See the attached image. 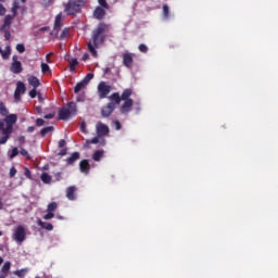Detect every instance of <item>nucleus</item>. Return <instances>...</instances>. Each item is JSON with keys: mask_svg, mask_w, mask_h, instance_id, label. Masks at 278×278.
Here are the masks:
<instances>
[{"mask_svg": "<svg viewBox=\"0 0 278 278\" xmlns=\"http://www.w3.org/2000/svg\"><path fill=\"white\" fill-rule=\"evenodd\" d=\"M86 142L87 144H99V136L92 139H88Z\"/></svg>", "mask_w": 278, "mask_h": 278, "instance_id": "nucleus-43", "label": "nucleus"}, {"mask_svg": "<svg viewBox=\"0 0 278 278\" xmlns=\"http://www.w3.org/2000/svg\"><path fill=\"white\" fill-rule=\"evenodd\" d=\"M43 118H46V119H51V118H55V113H50V114H46L45 116H43Z\"/></svg>", "mask_w": 278, "mask_h": 278, "instance_id": "nucleus-52", "label": "nucleus"}, {"mask_svg": "<svg viewBox=\"0 0 278 278\" xmlns=\"http://www.w3.org/2000/svg\"><path fill=\"white\" fill-rule=\"evenodd\" d=\"M138 49L141 53H149V47L144 43L139 45Z\"/></svg>", "mask_w": 278, "mask_h": 278, "instance_id": "nucleus-39", "label": "nucleus"}, {"mask_svg": "<svg viewBox=\"0 0 278 278\" xmlns=\"http://www.w3.org/2000/svg\"><path fill=\"white\" fill-rule=\"evenodd\" d=\"M37 224L39 227H41V229H46L47 231H53V224L51 223H46L39 219Z\"/></svg>", "mask_w": 278, "mask_h": 278, "instance_id": "nucleus-21", "label": "nucleus"}, {"mask_svg": "<svg viewBox=\"0 0 278 278\" xmlns=\"http://www.w3.org/2000/svg\"><path fill=\"white\" fill-rule=\"evenodd\" d=\"M80 131H81V134H88V130H86V122H81Z\"/></svg>", "mask_w": 278, "mask_h": 278, "instance_id": "nucleus-46", "label": "nucleus"}, {"mask_svg": "<svg viewBox=\"0 0 278 278\" xmlns=\"http://www.w3.org/2000/svg\"><path fill=\"white\" fill-rule=\"evenodd\" d=\"M114 110H116V103L109 102L106 105L102 106L101 109V116L102 118H110L112 114L114 113Z\"/></svg>", "mask_w": 278, "mask_h": 278, "instance_id": "nucleus-8", "label": "nucleus"}, {"mask_svg": "<svg viewBox=\"0 0 278 278\" xmlns=\"http://www.w3.org/2000/svg\"><path fill=\"white\" fill-rule=\"evenodd\" d=\"M0 210H3V201L0 199Z\"/></svg>", "mask_w": 278, "mask_h": 278, "instance_id": "nucleus-64", "label": "nucleus"}, {"mask_svg": "<svg viewBox=\"0 0 278 278\" xmlns=\"http://www.w3.org/2000/svg\"><path fill=\"white\" fill-rule=\"evenodd\" d=\"M42 125H45V119H42V118H37V119H36V126H37V127H42Z\"/></svg>", "mask_w": 278, "mask_h": 278, "instance_id": "nucleus-48", "label": "nucleus"}, {"mask_svg": "<svg viewBox=\"0 0 278 278\" xmlns=\"http://www.w3.org/2000/svg\"><path fill=\"white\" fill-rule=\"evenodd\" d=\"M12 238L15 242H17V244H23V242L27 240V230H25V226H17Z\"/></svg>", "mask_w": 278, "mask_h": 278, "instance_id": "nucleus-6", "label": "nucleus"}, {"mask_svg": "<svg viewBox=\"0 0 278 278\" xmlns=\"http://www.w3.org/2000/svg\"><path fill=\"white\" fill-rule=\"evenodd\" d=\"M75 192H77V187L75 186H71L66 189V198L68 199V201H75V199H77Z\"/></svg>", "mask_w": 278, "mask_h": 278, "instance_id": "nucleus-16", "label": "nucleus"}, {"mask_svg": "<svg viewBox=\"0 0 278 278\" xmlns=\"http://www.w3.org/2000/svg\"><path fill=\"white\" fill-rule=\"evenodd\" d=\"M0 114L1 116H8V114H10V111H8L3 102H0Z\"/></svg>", "mask_w": 278, "mask_h": 278, "instance_id": "nucleus-31", "label": "nucleus"}, {"mask_svg": "<svg viewBox=\"0 0 278 278\" xmlns=\"http://www.w3.org/2000/svg\"><path fill=\"white\" fill-rule=\"evenodd\" d=\"M78 64H79V61H77V59H73L70 62V73H75V68H77Z\"/></svg>", "mask_w": 278, "mask_h": 278, "instance_id": "nucleus-30", "label": "nucleus"}, {"mask_svg": "<svg viewBox=\"0 0 278 278\" xmlns=\"http://www.w3.org/2000/svg\"><path fill=\"white\" fill-rule=\"evenodd\" d=\"M77 114V103L68 102L65 106L59 110V121H68L71 116Z\"/></svg>", "mask_w": 278, "mask_h": 278, "instance_id": "nucleus-3", "label": "nucleus"}, {"mask_svg": "<svg viewBox=\"0 0 278 278\" xmlns=\"http://www.w3.org/2000/svg\"><path fill=\"white\" fill-rule=\"evenodd\" d=\"M27 273H29L28 268H22V269L15 270L14 275H16V277L23 278L25 277V275H27Z\"/></svg>", "mask_w": 278, "mask_h": 278, "instance_id": "nucleus-27", "label": "nucleus"}, {"mask_svg": "<svg viewBox=\"0 0 278 278\" xmlns=\"http://www.w3.org/2000/svg\"><path fill=\"white\" fill-rule=\"evenodd\" d=\"M12 267V263L10 261L5 262L0 270V278H7L10 273V268Z\"/></svg>", "mask_w": 278, "mask_h": 278, "instance_id": "nucleus-15", "label": "nucleus"}, {"mask_svg": "<svg viewBox=\"0 0 278 278\" xmlns=\"http://www.w3.org/2000/svg\"><path fill=\"white\" fill-rule=\"evenodd\" d=\"M12 60H13V62L10 67L11 73H14V75H18V74L23 73V63H21V61H18V56L13 55Z\"/></svg>", "mask_w": 278, "mask_h": 278, "instance_id": "nucleus-9", "label": "nucleus"}, {"mask_svg": "<svg viewBox=\"0 0 278 278\" xmlns=\"http://www.w3.org/2000/svg\"><path fill=\"white\" fill-rule=\"evenodd\" d=\"M49 27L45 26L42 28H40V31H48Z\"/></svg>", "mask_w": 278, "mask_h": 278, "instance_id": "nucleus-62", "label": "nucleus"}, {"mask_svg": "<svg viewBox=\"0 0 278 278\" xmlns=\"http://www.w3.org/2000/svg\"><path fill=\"white\" fill-rule=\"evenodd\" d=\"M53 129H54L53 126H47V127L42 128L40 130L41 138H45V136H47V134H51V131H53Z\"/></svg>", "mask_w": 278, "mask_h": 278, "instance_id": "nucleus-28", "label": "nucleus"}, {"mask_svg": "<svg viewBox=\"0 0 278 278\" xmlns=\"http://www.w3.org/2000/svg\"><path fill=\"white\" fill-rule=\"evenodd\" d=\"M68 36H71V28L66 27L62 30L59 39L64 40L65 38H68Z\"/></svg>", "mask_w": 278, "mask_h": 278, "instance_id": "nucleus-29", "label": "nucleus"}, {"mask_svg": "<svg viewBox=\"0 0 278 278\" xmlns=\"http://www.w3.org/2000/svg\"><path fill=\"white\" fill-rule=\"evenodd\" d=\"M124 104L121 106V114H129L131 112V108H134V100H124Z\"/></svg>", "mask_w": 278, "mask_h": 278, "instance_id": "nucleus-12", "label": "nucleus"}, {"mask_svg": "<svg viewBox=\"0 0 278 278\" xmlns=\"http://www.w3.org/2000/svg\"><path fill=\"white\" fill-rule=\"evenodd\" d=\"M16 155H18V148H13L10 154V159L14 160V157H16Z\"/></svg>", "mask_w": 278, "mask_h": 278, "instance_id": "nucleus-44", "label": "nucleus"}, {"mask_svg": "<svg viewBox=\"0 0 278 278\" xmlns=\"http://www.w3.org/2000/svg\"><path fill=\"white\" fill-rule=\"evenodd\" d=\"M33 131H36V127L29 126V127L27 128V132H28V134H33Z\"/></svg>", "mask_w": 278, "mask_h": 278, "instance_id": "nucleus-57", "label": "nucleus"}, {"mask_svg": "<svg viewBox=\"0 0 278 278\" xmlns=\"http://www.w3.org/2000/svg\"><path fill=\"white\" fill-rule=\"evenodd\" d=\"M92 79H94V74L88 73V74L84 77L83 81L88 86V84H90V81H92Z\"/></svg>", "mask_w": 278, "mask_h": 278, "instance_id": "nucleus-33", "label": "nucleus"}, {"mask_svg": "<svg viewBox=\"0 0 278 278\" xmlns=\"http://www.w3.org/2000/svg\"><path fill=\"white\" fill-rule=\"evenodd\" d=\"M96 130L99 138H102V136H108V134H110V127L101 122L97 124Z\"/></svg>", "mask_w": 278, "mask_h": 278, "instance_id": "nucleus-11", "label": "nucleus"}, {"mask_svg": "<svg viewBox=\"0 0 278 278\" xmlns=\"http://www.w3.org/2000/svg\"><path fill=\"white\" fill-rule=\"evenodd\" d=\"M5 121L4 119H0V131H2V138H5Z\"/></svg>", "mask_w": 278, "mask_h": 278, "instance_id": "nucleus-37", "label": "nucleus"}, {"mask_svg": "<svg viewBox=\"0 0 278 278\" xmlns=\"http://www.w3.org/2000/svg\"><path fill=\"white\" fill-rule=\"evenodd\" d=\"M79 168H80V173H85L86 175H88L90 170V163L88 162V160L80 161Z\"/></svg>", "mask_w": 278, "mask_h": 278, "instance_id": "nucleus-19", "label": "nucleus"}, {"mask_svg": "<svg viewBox=\"0 0 278 278\" xmlns=\"http://www.w3.org/2000/svg\"><path fill=\"white\" fill-rule=\"evenodd\" d=\"M20 8H21V3L18 2V0H14L11 8V12H12L11 16H13V18H16V14H18Z\"/></svg>", "mask_w": 278, "mask_h": 278, "instance_id": "nucleus-22", "label": "nucleus"}, {"mask_svg": "<svg viewBox=\"0 0 278 278\" xmlns=\"http://www.w3.org/2000/svg\"><path fill=\"white\" fill-rule=\"evenodd\" d=\"M79 157H81V155L79 154V152H73L72 155L66 159V164H67V166H73V164H74L75 162H77V160H79Z\"/></svg>", "mask_w": 278, "mask_h": 278, "instance_id": "nucleus-18", "label": "nucleus"}, {"mask_svg": "<svg viewBox=\"0 0 278 278\" xmlns=\"http://www.w3.org/2000/svg\"><path fill=\"white\" fill-rule=\"evenodd\" d=\"M15 175H16V167H11L10 177H15Z\"/></svg>", "mask_w": 278, "mask_h": 278, "instance_id": "nucleus-53", "label": "nucleus"}, {"mask_svg": "<svg viewBox=\"0 0 278 278\" xmlns=\"http://www.w3.org/2000/svg\"><path fill=\"white\" fill-rule=\"evenodd\" d=\"M27 88L23 81H17L16 88L14 91V99L15 101H21V94H25Z\"/></svg>", "mask_w": 278, "mask_h": 278, "instance_id": "nucleus-10", "label": "nucleus"}, {"mask_svg": "<svg viewBox=\"0 0 278 278\" xmlns=\"http://www.w3.org/2000/svg\"><path fill=\"white\" fill-rule=\"evenodd\" d=\"M20 142H25V136L20 137Z\"/></svg>", "mask_w": 278, "mask_h": 278, "instance_id": "nucleus-63", "label": "nucleus"}, {"mask_svg": "<svg viewBox=\"0 0 278 278\" xmlns=\"http://www.w3.org/2000/svg\"><path fill=\"white\" fill-rule=\"evenodd\" d=\"M20 153H21V155H23L24 157H27V160H29L30 156H29V152H27V150L22 148Z\"/></svg>", "mask_w": 278, "mask_h": 278, "instance_id": "nucleus-45", "label": "nucleus"}, {"mask_svg": "<svg viewBox=\"0 0 278 278\" xmlns=\"http://www.w3.org/2000/svg\"><path fill=\"white\" fill-rule=\"evenodd\" d=\"M53 0H42V5H45V8H49V5H52Z\"/></svg>", "mask_w": 278, "mask_h": 278, "instance_id": "nucleus-49", "label": "nucleus"}, {"mask_svg": "<svg viewBox=\"0 0 278 278\" xmlns=\"http://www.w3.org/2000/svg\"><path fill=\"white\" fill-rule=\"evenodd\" d=\"M51 71V67H49V64L47 63H41V73L47 74Z\"/></svg>", "mask_w": 278, "mask_h": 278, "instance_id": "nucleus-38", "label": "nucleus"}, {"mask_svg": "<svg viewBox=\"0 0 278 278\" xmlns=\"http://www.w3.org/2000/svg\"><path fill=\"white\" fill-rule=\"evenodd\" d=\"M0 54L2 56V60H10V55H12V48H10V46H7L5 50H2Z\"/></svg>", "mask_w": 278, "mask_h": 278, "instance_id": "nucleus-23", "label": "nucleus"}, {"mask_svg": "<svg viewBox=\"0 0 278 278\" xmlns=\"http://www.w3.org/2000/svg\"><path fill=\"white\" fill-rule=\"evenodd\" d=\"M112 92V86L105 84V81H101L98 85V94L100 99H105L108 98V94Z\"/></svg>", "mask_w": 278, "mask_h": 278, "instance_id": "nucleus-7", "label": "nucleus"}, {"mask_svg": "<svg viewBox=\"0 0 278 278\" xmlns=\"http://www.w3.org/2000/svg\"><path fill=\"white\" fill-rule=\"evenodd\" d=\"M99 5H101L104 10H110V4H108L106 0H98Z\"/></svg>", "mask_w": 278, "mask_h": 278, "instance_id": "nucleus-40", "label": "nucleus"}, {"mask_svg": "<svg viewBox=\"0 0 278 278\" xmlns=\"http://www.w3.org/2000/svg\"><path fill=\"white\" fill-rule=\"evenodd\" d=\"M87 47H88V51L91 53V55L93 58H97L98 52H97V49H94V46L92 45V42H88Z\"/></svg>", "mask_w": 278, "mask_h": 278, "instance_id": "nucleus-32", "label": "nucleus"}, {"mask_svg": "<svg viewBox=\"0 0 278 278\" xmlns=\"http://www.w3.org/2000/svg\"><path fill=\"white\" fill-rule=\"evenodd\" d=\"M5 12H7L5 7H3V4H0V16H3Z\"/></svg>", "mask_w": 278, "mask_h": 278, "instance_id": "nucleus-54", "label": "nucleus"}, {"mask_svg": "<svg viewBox=\"0 0 278 278\" xmlns=\"http://www.w3.org/2000/svg\"><path fill=\"white\" fill-rule=\"evenodd\" d=\"M132 91L131 89H125L121 94H118V92H114L110 96V100L114 101L116 105H121V101H131V99H129V97H131Z\"/></svg>", "mask_w": 278, "mask_h": 278, "instance_id": "nucleus-5", "label": "nucleus"}, {"mask_svg": "<svg viewBox=\"0 0 278 278\" xmlns=\"http://www.w3.org/2000/svg\"><path fill=\"white\" fill-rule=\"evenodd\" d=\"M16 51H17L18 53H25V45H23V43H17V45H16Z\"/></svg>", "mask_w": 278, "mask_h": 278, "instance_id": "nucleus-42", "label": "nucleus"}, {"mask_svg": "<svg viewBox=\"0 0 278 278\" xmlns=\"http://www.w3.org/2000/svg\"><path fill=\"white\" fill-rule=\"evenodd\" d=\"M105 153V151L103 150H97L96 152H93L92 154V160L94 162H101V157H103V154Z\"/></svg>", "mask_w": 278, "mask_h": 278, "instance_id": "nucleus-26", "label": "nucleus"}, {"mask_svg": "<svg viewBox=\"0 0 278 278\" xmlns=\"http://www.w3.org/2000/svg\"><path fill=\"white\" fill-rule=\"evenodd\" d=\"M36 112L37 114H42V106H37Z\"/></svg>", "mask_w": 278, "mask_h": 278, "instance_id": "nucleus-59", "label": "nucleus"}, {"mask_svg": "<svg viewBox=\"0 0 278 278\" xmlns=\"http://www.w3.org/2000/svg\"><path fill=\"white\" fill-rule=\"evenodd\" d=\"M86 86L88 85L84 80H80L79 83H77L76 86L74 87L75 94H78V92H81V90H84Z\"/></svg>", "mask_w": 278, "mask_h": 278, "instance_id": "nucleus-25", "label": "nucleus"}, {"mask_svg": "<svg viewBox=\"0 0 278 278\" xmlns=\"http://www.w3.org/2000/svg\"><path fill=\"white\" fill-rule=\"evenodd\" d=\"M58 210V203L56 202H51L50 204H48V208L47 212H55Z\"/></svg>", "mask_w": 278, "mask_h": 278, "instance_id": "nucleus-35", "label": "nucleus"}, {"mask_svg": "<svg viewBox=\"0 0 278 278\" xmlns=\"http://www.w3.org/2000/svg\"><path fill=\"white\" fill-rule=\"evenodd\" d=\"M88 58H90V56L88 55V53H85V54L83 55V62H86V61L88 60Z\"/></svg>", "mask_w": 278, "mask_h": 278, "instance_id": "nucleus-60", "label": "nucleus"}, {"mask_svg": "<svg viewBox=\"0 0 278 278\" xmlns=\"http://www.w3.org/2000/svg\"><path fill=\"white\" fill-rule=\"evenodd\" d=\"M53 29L56 31V34L60 31V29H62V13H59L55 16Z\"/></svg>", "mask_w": 278, "mask_h": 278, "instance_id": "nucleus-17", "label": "nucleus"}, {"mask_svg": "<svg viewBox=\"0 0 278 278\" xmlns=\"http://www.w3.org/2000/svg\"><path fill=\"white\" fill-rule=\"evenodd\" d=\"M123 64L126 68H131L134 66V56L129 52L123 54Z\"/></svg>", "mask_w": 278, "mask_h": 278, "instance_id": "nucleus-13", "label": "nucleus"}, {"mask_svg": "<svg viewBox=\"0 0 278 278\" xmlns=\"http://www.w3.org/2000/svg\"><path fill=\"white\" fill-rule=\"evenodd\" d=\"M12 21H14V16L12 15H7L4 17V23L1 26V29H10L11 25H12Z\"/></svg>", "mask_w": 278, "mask_h": 278, "instance_id": "nucleus-20", "label": "nucleus"}, {"mask_svg": "<svg viewBox=\"0 0 278 278\" xmlns=\"http://www.w3.org/2000/svg\"><path fill=\"white\" fill-rule=\"evenodd\" d=\"M29 86H33V88H38L40 86V80L36 76H30L28 78Z\"/></svg>", "mask_w": 278, "mask_h": 278, "instance_id": "nucleus-24", "label": "nucleus"}, {"mask_svg": "<svg viewBox=\"0 0 278 278\" xmlns=\"http://www.w3.org/2000/svg\"><path fill=\"white\" fill-rule=\"evenodd\" d=\"M64 147H66V140L61 139V140L59 141V149H64Z\"/></svg>", "mask_w": 278, "mask_h": 278, "instance_id": "nucleus-50", "label": "nucleus"}, {"mask_svg": "<svg viewBox=\"0 0 278 278\" xmlns=\"http://www.w3.org/2000/svg\"><path fill=\"white\" fill-rule=\"evenodd\" d=\"M114 123H115V128L118 131L121 129V127H122L121 122L119 121H115Z\"/></svg>", "mask_w": 278, "mask_h": 278, "instance_id": "nucleus-56", "label": "nucleus"}, {"mask_svg": "<svg viewBox=\"0 0 278 278\" xmlns=\"http://www.w3.org/2000/svg\"><path fill=\"white\" fill-rule=\"evenodd\" d=\"M16 121H18V116H16V114L7 115V117L4 118V123H7L4 129V137H0V144H5V142L10 140V134L14 131V125Z\"/></svg>", "mask_w": 278, "mask_h": 278, "instance_id": "nucleus-2", "label": "nucleus"}, {"mask_svg": "<svg viewBox=\"0 0 278 278\" xmlns=\"http://www.w3.org/2000/svg\"><path fill=\"white\" fill-rule=\"evenodd\" d=\"M84 5H86L84 0H68L65 4L64 12H66L68 16H74V14H79V12H81Z\"/></svg>", "mask_w": 278, "mask_h": 278, "instance_id": "nucleus-4", "label": "nucleus"}, {"mask_svg": "<svg viewBox=\"0 0 278 278\" xmlns=\"http://www.w3.org/2000/svg\"><path fill=\"white\" fill-rule=\"evenodd\" d=\"M0 31L4 33L5 40H10L12 38V34L10 33V28H4V29L0 28Z\"/></svg>", "mask_w": 278, "mask_h": 278, "instance_id": "nucleus-36", "label": "nucleus"}, {"mask_svg": "<svg viewBox=\"0 0 278 278\" xmlns=\"http://www.w3.org/2000/svg\"><path fill=\"white\" fill-rule=\"evenodd\" d=\"M105 9H103L102 7H97L93 11V16L98 21H103V18H105Z\"/></svg>", "mask_w": 278, "mask_h": 278, "instance_id": "nucleus-14", "label": "nucleus"}, {"mask_svg": "<svg viewBox=\"0 0 278 278\" xmlns=\"http://www.w3.org/2000/svg\"><path fill=\"white\" fill-rule=\"evenodd\" d=\"M110 30V26L105 23H100L96 29L92 30L91 38L93 42V47H99V45H103L105 42V33Z\"/></svg>", "mask_w": 278, "mask_h": 278, "instance_id": "nucleus-1", "label": "nucleus"}, {"mask_svg": "<svg viewBox=\"0 0 278 278\" xmlns=\"http://www.w3.org/2000/svg\"><path fill=\"white\" fill-rule=\"evenodd\" d=\"M163 14H164L165 18H167V16H168V7L166 4L163 5Z\"/></svg>", "mask_w": 278, "mask_h": 278, "instance_id": "nucleus-51", "label": "nucleus"}, {"mask_svg": "<svg viewBox=\"0 0 278 278\" xmlns=\"http://www.w3.org/2000/svg\"><path fill=\"white\" fill-rule=\"evenodd\" d=\"M51 218H55V214L51 211H48V213L43 216V220H51Z\"/></svg>", "mask_w": 278, "mask_h": 278, "instance_id": "nucleus-41", "label": "nucleus"}, {"mask_svg": "<svg viewBox=\"0 0 278 278\" xmlns=\"http://www.w3.org/2000/svg\"><path fill=\"white\" fill-rule=\"evenodd\" d=\"M41 181L43 184H51V176L47 173L41 174Z\"/></svg>", "mask_w": 278, "mask_h": 278, "instance_id": "nucleus-34", "label": "nucleus"}, {"mask_svg": "<svg viewBox=\"0 0 278 278\" xmlns=\"http://www.w3.org/2000/svg\"><path fill=\"white\" fill-rule=\"evenodd\" d=\"M51 55H53V52H50L46 55V62L51 63Z\"/></svg>", "mask_w": 278, "mask_h": 278, "instance_id": "nucleus-55", "label": "nucleus"}, {"mask_svg": "<svg viewBox=\"0 0 278 278\" xmlns=\"http://www.w3.org/2000/svg\"><path fill=\"white\" fill-rule=\"evenodd\" d=\"M37 91H36V88H34V89H31L30 91H29V97H30V99H36V97H37Z\"/></svg>", "mask_w": 278, "mask_h": 278, "instance_id": "nucleus-47", "label": "nucleus"}, {"mask_svg": "<svg viewBox=\"0 0 278 278\" xmlns=\"http://www.w3.org/2000/svg\"><path fill=\"white\" fill-rule=\"evenodd\" d=\"M61 177H62V173H58L56 174V181H60Z\"/></svg>", "mask_w": 278, "mask_h": 278, "instance_id": "nucleus-61", "label": "nucleus"}, {"mask_svg": "<svg viewBox=\"0 0 278 278\" xmlns=\"http://www.w3.org/2000/svg\"><path fill=\"white\" fill-rule=\"evenodd\" d=\"M59 155H61V157H64V155H66V149H63L59 152Z\"/></svg>", "mask_w": 278, "mask_h": 278, "instance_id": "nucleus-58", "label": "nucleus"}]
</instances>
